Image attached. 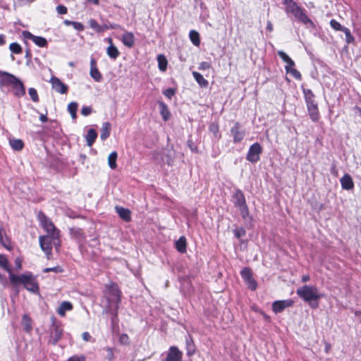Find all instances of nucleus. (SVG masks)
<instances>
[{"instance_id":"obj_1","label":"nucleus","mask_w":361,"mask_h":361,"mask_svg":"<svg viewBox=\"0 0 361 361\" xmlns=\"http://www.w3.org/2000/svg\"><path fill=\"white\" fill-rule=\"evenodd\" d=\"M105 310L116 317L121 302V291L115 283L106 285L104 290Z\"/></svg>"},{"instance_id":"obj_2","label":"nucleus","mask_w":361,"mask_h":361,"mask_svg":"<svg viewBox=\"0 0 361 361\" xmlns=\"http://www.w3.org/2000/svg\"><path fill=\"white\" fill-rule=\"evenodd\" d=\"M285 6V12L288 16L292 15L294 18L305 25H309L310 27H314V23L307 16L305 10L298 5L293 0H282Z\"/></svg>"},{"instance_id":"obj_3","label":"nucleus","mask_w":361,"mask_h":361,"mask_svg":"<svg viewBox=\"0 0 361 361\" xmlns=\"http://www.w3.org/2000/svg\"><path fill=\"white\" fill-rule=\"evenodd\" d=\"M296 293L313 308L318 307V300L322 298L318 288L314 286H302L297 289Z\"/></svg>"},{"instance_id":"obj_4","label":"nucleus","mask_w":361,"mask_h":361,"mask_svg":"<svg viewBox=\"0 0 361 361\" xmlns=\"http://www.w3.org/2000/svg\"><path fill=\"white\" fill-rule=\"evenodd\" d=\"M9 279L11 283H21L27 290L32 293H37L39 290V286L36 279L31 273L21 274L20 276L11 274Z\"/></svg>"},{"instance_id":"obj_5","label":"nucleus","mask_w":361,"mask_h":361,"mask_svg":"<svg viewBox=\"0 0 361 361\" xmlns=\"http://www.w3.org/2000/svg\"><path fill=\"white\" fill-rule=\"evenodd\" d=\"M302 90L304 94L310 117L312 121L317 122L319 119V112L318 109L317 103L314 99L315 95L314 94L311 90L304 88L302 86Z\"/></svg>"},{"instance_id":"obj_6","label":"nucleus","mask_w":361,"mask_h":361,"mask_svg":"<svg viewBox=\"0 0 361 361\" xmlns=\"http://www.w3.org/2000/svg\"><path fill=\"white\" fill-rule=\"evenodd\" d=\"M59 238L60 234H58L57 236H54V234H47L39 237L40 247L42 250L45 252L48 258H49V256L51 255L53 245L57 250L59 249L61 246Z\"/></svg>"},{"instance_id":"obj_7","label":"nucleus","mask_w":361,"mask_h":361,"mask_svg":"<svg viewBox=\"0 0 361 361\" xmlns=\"http://www.w3.org/2000/svg\"><path fill=\"white\" fill-rule=\"evenodd\" d=\"M51 321L52 324L49 329V338L48 341L52 345H56L62 337L63 329L61 324L56 322L54 317L51 318Z\"/></svg>"},{"instance_id":"obj_8","label":"nucleus","mask_w":361,"mask_h":361,"mask_svg":"<svg viewBox=\"0 0 361 361\" xmlns=\"http://www.w3.org/2000/svg\"><path fill=\"white\" fill-rule=\"evenodd\" d=\"M233 198L235 206L239 209L242 217L246 219L249 214V210L242 191L237 190L233 195Z\"/></svg>"},{"instance_id":"obj_9","label":"nucleus","mask_w":361,"mask_h":361,"mask_svg":"<svg viewBox=\"0 0 361 361\" xmlns=\"http://www.w3.org/2000/svg\"><path fill=\"white\" fill-rule=\"evenodd\" d=\"M38 218L42 228L46 231L47 234H54V236H57L58 234H60L59 230L55 227L53 222L45 214L39 213Z\"/></svg>"},{"instance_id":"obj_10","label":"nucleus","mask_w":361,"mask_h":361,"mask_svg":"<svg viewBox=\"0 0 361 361\" xmlns=\"http://www.w3.org/2000/svg\"><path fill=\"white\" fill-rule=\"evenodd\" d=\"M262 152V148L259 143L255 142L252 145L247 152L246 159L252 163H256L259 160V156Z\"/></svg>"},{"instance_id":"obj_11","label":"nucleus","mask_w":361,"mask_h":361,"mask_svg":"<svg viewBox=\"0 0 361 361\" xmlns=\"http://www.w3.org/2000/svg\"><path fill=\"white\" fill-rule=\"evenodd\" d=\"M17 79L18 78L14 75L0 71V85L1 86L11 85L12 87V85L16 82Z\"/></svg>"},{"instance_id":"obj_12","label":"nucleus","mask_w":361,"mask_h":361,"mask_svg":"<svg viewBox=\"0 0 361 361\" xmlns=\"http://www.w3.org/2000/svg\"><path fill=\"white\" fill-rule=\"evenodd\" d=\"M52 88L60 94H66L68 92V86L63 83L60 79L52 76L50 79Z\"/></svg>"},{"instance_id":"obj_13","label":"nucleus","mask_w":361,"mask_h":361,"mask_svg":"<svg viewBox=\"0 0 361 361\" xmlns=\"http://www.w3.org/2000/svg\"><path fill=\"white\" fill-rule=\"evenodd\" d=\"M293 301L292 300H276L272 304V310L275 313H279L283 311L286 307L292 306Z\"/></svg>"},{"instance_id":"obj_14","label":"nucleus","mask_w":361,"mask_h":361,"mask_svg":"<svg viewBox=\"0 0 361 361\" xmlns=\"http://www.w3.org/2000/svg\"><path fill=\"white\" fill-rule=\"evenodd\" d=\"M231 133L233 136V142L235 143L240 142L245 137V132L240 130V125L238 122L235 123L231 129Z\"/></svg>"},{"instance_id":"obj_15","label":"nucleus","mask_w":361,"mask_h":361,"mask_svg":"<svg viewBox=\"0 0 361 361\" xmlns=\"http://www.w3.org/2000/svg\"><path fill=\"white\" fill-rule=\"evenodd\" d=\"M0 245L4 246L8 250H11L13 248L1 222H0Z\"/></svg>"},{"instance_id":"obj_16","label":"nucleus","mask_w":361,"mask_h":361,"mask_svg":"<svg viewBox=\"0 0 361 361\" xmlns=\"http://www.w3.org/2000/svg\"><path fill=\"white\" fill-rule=\"evenodd\" d=\"M106 40L109 43V46L106 48V54H107V55L111 59H114V60L116 59L118 57L119 54H120V52H119L118 49L114 44L113 40H112V39L111 37H109V38L106 39Z\"/></svg>"},{"instance_id":"obj_17","label":"nucleus","mask_w":361,"mask_h":361,"mask_svg":"<svg viewBox=\"0 0 361 361\" xmlns=\"http://www.w3.org/2000/svg\"><path fill=\"white\" fill-rule=\"evenodd\" d=\"M71 238L76 240L78 243H82L85 239V234L80 228L73 227L69 229Z\"/></svg>"},{"instance_id":"obj_18","label":"nucleus","mask_w":361,"mask_h":361,"mask_svg":"<svg viewBox=\"0 0 361 361\" xmlns=\"http://www.w3.org/2000/svg\"><path fill=\"white\" fill-rule=\"evenodd\" d=\"M341 187L343 190H350L354 188V183L352 177L345 173L340 180Z\"/></svg>"},{"instance_id":"obj_19","label":"nucleus","mask_w":361,"mask_h":361,"mask_svg":"<svg viewBox=\"0 0 361 361\" xmlns=\"http://www.w3.org/2000/svg\"><path fill=\"white\" fill-rule=\"evenodd\" d=\"M115 210L123 221L128 222L131 220V212L128 209L120 206H116Z\"/></svg>"},{"instance_id":"obj_20","label":"nucleus","mask_w":361,"mask_h":361,"mask_svg":"<svg viewBox=\"0 0 361 361\" xmlns=\"http://www.w3.org/2000/svg\"><path fill=\"white\" fill-rule=\"evenodd\" d=\"M121 42L126 47L128 48L133 47L135 44V37L133 33L131 32H126L122 35Z\"/></svg>"},{"instance_id":"obj_21","label":"nucleus","mask_w":361,"mask_h":361,"mask_svg":"<svg viewBox=\"0 0 361 361\" xmlns=\"http://www.w3.org/2000/svg\"><path fill=\"white\" fill-rule=\"evenodd\" d=\"M90 76L96 81L101 82L102 80V75L96 67V62L94 59L91 60V68L90 72Z\"/></svg>"},{"instance_id":"obj_22","label":"nucleus","mask_w":361,"mask_h":361,"mask_svg":"<svg viewBox=\"0 0 361 361\" xmlns=\"http://www.w3.org/2000/svg\"><path fill=\"white\" fill-rule=\"evenodd\" d=\"M14 93L17 97H23L25 94V88L23 82L18 78L16 82L12 85Z\"/></svg>"},{"instance_id":"obj_23","label":"nucleus","mask_w":361,"mask_h":361,"mask_svg":"<svg viewBox=\"0 0 361 361\" xmlns=\"http://www.w3.org/2000/svg\"><path fill=\"white\" fill-rule=\"evenodd\" d=\"M278 55L286 63L285 66L286 71L295 66V62L283 51H279Z\"/></svg>"},{"instance_id":"obj_24","label":"nucleus","mask_w":361,"mask_h":361,"mask_svg":"<svg viewBox=\"0 0 361 361\" xmlns=\"http://www.w3.org/2000/svg\"><path fill=\"white\" fill-rule=\"evenodd\" d=\"M111 124L109 122H104L100 129V138L102 140H106L110 135Z\"/></svg>"},{"instance_id":"obj_25","label":"nucleus","mask_w":361,"mask_h":361,"mask_svg":"<svg viewBox=\"0 0 361 361\" xmlns=\"http://www.w3.org/2000/svg\"><path fill=\"white\" fill-rule=\"evenodd\" d=\"M73 309V305L68 301H64L61 303L56 312L61 317H64L66 312L71 311Z\"/></svg>"},{"instance_id":"obj_26","label":"nucleus","mask_w":361,"mask_h":361,"mask_svg":"<svg viewBox=\"0 0 361 361\" xmlns=\"http://www.w3.org/2000/svg\"><path fill=\"white\" fill-rule=\"evenodd\" d=\"M159 109H160V114L164 119V121H168L171 117V113L168 109L166 104H165L163 102H159Z\"/></svg>"},{"instance_id":"obj_27","label":"nucleus","mask_w":361,"mask_h":361,"mask_svg":"<svg viewBox=\"0 0 361 361\" xmlns=\"http://www.w3.org/2000/svg\"><path fill=\"white\" fill-rule=\"evenodd\" d=\"M97 137V131L94 129H92V128L90 129L87 131V135L85 136V139H86V141H87V145L89 147H92V145L94 142V141H95Z\"/></svg>"},{"instance_id":"obj_28","label":"nucleus","mask_w":361,"mask_h":361,"mask_svg":"<svg viewBox=\"0 0 361 361\" xmlns=\"http://www.w3.org/2000/svg\"><path fill=\"white\" fill-rule=\"evenodd\" d=\"M186 238L184 236H181L176 241V248L180 253H185L186 252Z\"/></svg>"},{"instance_id":"obj_29","label":"nucleus","mask_w":361,"mask_h":361,"mask_svg":"<svg viewBox=\"0 0 361 361\" xmlns=\"http://www.w3.org/2000/svg\"><path fill=\"white\" fill-rule=\"evenodd\" d=\"M192 75L200 87H207L208 86V81L206 79H204L202 75H201L200 73L193 71Z\"/></svg>"},{"instance_id":"obj_30","label":"nucleus","mask_w":361,"mask_h":361,"mask_svg":"<svg viewBox=\"0 0 361 361\" xmlns=\"http://www.w3.org/2000/svg\"><path fill=\"white\" fill-rule=\"evenodd\" d=\"M117 157L118 154L116 152H112L108 157V164L111 169H115L117 167Z\"/></svg>"},{"instance_id":"obj_31","label":"nucleus","mask_w":361,"mask_h":361,"mask_svg":"<svg viewBox=\"0 0 361 361\" xmlns=\"http://www.w3.org/2000/svg\"><path fill=\"white\" fill-rule=\"evenodd\" d=\"M157 61L159 70L165 71L168 64L166 57L163 54H159L157 56Z\"/></svg>"},{"instance_id":"obj_32","label":"nucleus","mask_w":361,"mask_h":361,"mask_svg":"<svg viewBox=\"0 0 361 361\" xmlns=\"http://www.w3.org/2000/svg\"><path fill=\"white\" fill-rule=\"evenodd\" d=\"M189 37L190 41L195 46L198 47L200 44V35L195 30H191L189 33Z\"/></svg>"},{"instance_id":"obj_33","label":"nucleus","mask_w":361,"mask_h":361,"mask_svg":"<svg viewBox=\"0 0 361 361\" xmlns=\"http://www.w3.org/2000/svg\"><path fill=\"white\" fill-rule=\"evenodd\" d=\"M78 107V103L75 102H71L68 106V111L70 113L73 119H75L77 117Z\"/></svg>"},{"instance_id":"obj_34","label":"nucleus","mask_w":361,"mask_h":361,"mask_svg":"<svg viewBox=\"0 0 361 361\" xmlns=\"http://www.w3.org/2000/svg\"><path fill=\"white\" fill-rule=\"evenodd\" d=\"M0 267L10 273V274H12L7 257L6 255L1 254H0Z\"/></svg>"},{"instance_id":"obj_35","label":"nucleus","mask_w":361,"mask_h":361,"mask_svg":"<svg viewBox=\"0 0 361 361\" xmlns=\"http://www.w3.org/2000/svg\"><path fill=\"white\" fill-rule=\"evenodd\" d=\"M11 147L14 150H21L23 148V142L20 139H13L10 140Z\"/></svg>"},{"instance_id":"obj_36","label":"nucleus","mask_w":361,"mask_h":361,"mask_svg":"<svg viewBox=\"0 0 361 361\" xmlns=\"http://www.w3.org/2000/svg\"><path fill=\"white\" fill-rule=\"evenodd\" d=\"M185 342L187 345V354L188 355H192L195 352V347L192 337L188 336L186 338Z\"/></svg>"},{"instance_id":"obj_37","label":"nucleus","mask_w":361,"mask_h":361,"mask_svg":"<svg viewBox=\"0 0 361 361\" xmlns=\"http://www.w3.org/2000/svg\"><path fill=\"white\" fill-rule=\"evenodd\" d=\"M22 324L24 326V329L27 332H30L32 330L31 320L27 314H23L22 317Z\"/></svg>"},{"instance_id":"obj_38","label":"nucleus","mask_w":361,"mask_h":361,"mask_svg":"<svg viewBox=\"0 0 361 361\" xmlns=\"http://www.w3.org/2000/svg\"><path fill=\"white\" fill-rule=\"evenodd\" d=\"M32 42L39 47H45L47 46V40L43 37L35 36Z\"/></svg>"},{"instance_id":"obj_39","label":"nucleus","mask_w":361,"mask_h":361,"mask_svg":"<svg viewBox=\"0 0 361 361\" xmlns=\"http://www.w3.org/2000/svg\"><path fill=\"white\" fill-rule=\"evenodd\" d=\"M89 25L91 28L97 32H101L104 31V28L100 25L94 19H90L89 20Z\"/></svg>"},{"instance_id":"obj_40","label":"nucleus","mask_w":361,"mask_h":361,"mask_svg":"<svg viewBox=\"0 0 361 361\" xmlns=\"http://www.w3.org/2000/svg\"><path fill=\"white\" fill-rule=\"evenodd\" d=\"M241 276L245 281L252 278L251 269L248 267H245L240 271Z\"/></svg>"},{"instance_id":"obj_41","label":"nucleus","mask_w":361,"mask_h":361,"mask_svg":"<svg viewBox=\"0 0 361 361\" xmlns=\"http://www.w3.org/2000/svg\"><path fill=\"white\" fill-rule=\"evenodd\" d=\"M9 49L11 51L16 54H19L22 52V48L17 42H13L10 44Z\"/></svg>"},{"instance_id":"obj_42","label":"nucleus","mask_w":361,"mask_h":361,"mask_svg":"<svg viewBox=\"0 0 361 361\" xmlns=\"http://www.w3.org/2000/svg\"><path fill=\"white\" fill-rule=\"evenodd\" d=\"M330 25L334 30L341 32H343V29H345V27L341 25L338 21H336L334 19L331 20Z\"/></svg>"},{"instance_id":"obj_43","label":"nucleus","mask_w":361,"mask_h":361,"mask_svg":"<svg viewBox=\"0 0 361 361\" xmlns=\"http://www.w3.org/2000/svg\"><path fill=\"white\" fill-rule=\"evenodd\" d=\"M28 94L34 102H37L39 101L38 94H37V90L35 88H33V87L29 88Z\"/></svg>"},{"instance_id":"obj_44","label":"nucleus","mask_w":361,"mask_h":361,"mask_svg":"<svg viewBox=\"0 0 361 361\" xmlns=\"http://www.w3.org/2000/svg\"><path fill=\"white\" fill-rule=\"evenodd\" d=\"M245 283H246L247 287L252 290H255L257 288V284L256 281L253 278L245 281Z\"/></svg>"},{"instance_id":"obj_45","label":"nucleus","mask_w":361,"mask_h":361,"mask_svg":"<svg viewBox=\"0 0 361 361\" xmlns=\"http://www.w3.org/2000/svg\"><path fill=\"white\" fill-rule=\"evenodd\" d=\"M286 73H290L293 78H295L297 80H300L302 78L300 73L298 71H297L294 67L288 70Z\"/></svg>"},{"instance_id":"obj_46","label":"nucleus","mask_w":361,"mask_h":361,"mask_svg":"<svg viewBox=\"0 0 361 361\" xmlns=\"http://www.w3.org/2000/svg\"><path fill=\"white\" fill-rule=\"evenodd\" d=\"M209 130L214 134V135L219 139L220 135H219V126L216 124L212 123L209 126Z\"/></svg>"},{"instance_id":"obj_47","label":"nucleus","mask_w":361,"mask_h":361,"mask_svg":"<svg viewBox=\"0 0 361 361\" xmlns=\"http://www.w3.org/2000/svg\"><path fill=\"white\" fill-rule=\"evenodd\" d=\"M234 235L237 238H240L245 235V230L243 228H238L233 231Z\"/></svg>"},{"instance_id":"obj_48","label":"nucleus","mask_w":361,"mask_h":361,"mask_svg":"<svg viewBox=\"0 0 361 361\" xmlns=\"http://www.w3.org/2000/svg\"><path fill=\"white\" fill-rule=\"evenodd\" d=\"M343 32H344L345 35V38L348 43H350L351 42H353V37L351 35L350 31L348 27H345V29H343Z\"/></svg>"},{"instance_id":"obj_49","label":"nucleus","mask_w":361,"mask_h":361,"mask_svg":"<svg viewBox=\"0 0 361 361\" xmlns=\"http://www.w3.org/2000/svg\"><path fill=\"white\" fill-rule=\"evenodd\" d=\"M119 342L123 345L129 343V337L127 334H123L119 336Z\"/></svg>"},{"instance_id":"obj_50","label":"nucleus","mask_w":361,"mask_h":361,"mask_svg":"<svg viewBox=\"0 0 361 361\" xmlns=\"http://www.w3.org/2000/svg\"><path fill=\"white\" fill-rule=\"evenodd\" d=\"M62 271H63L62 269L59 266L54 267H51V268H45L43 270V271L44 273H48L49 271L59 273V272H61Z\"/></svg>"},{"instance_id":"obj_51","label":"nucleus","mask_w":361,"mask_h":361,"mask_svg":"<svg viewBox=\"0 0 361 361\" xmlns=\"http://www.w3.org/2000/svg\"><path fill=\"white\" fill-rule=\"evenodd\" d=\"M72 26L74 27V29H75L78 31H82L85 29L84 25L79 22L74 21L73 23H72Z\"/></svg>"},{"instance_id":"obj_52","label":"nucleus","mask_w":361,"mask_h":361,"mask_svg":"<svg viewBox=\"0 0 361 361\" xmlns=\"http://www.w3.org/2000/svg\"><path fill=\"white\" fill-rule=\"evenodd\" d=\"M187 145L192 152H197V147L195 145L194 142L192 140L189 139L187 141Z\"/></svg>"},{"instance_id":"obj_53","label":"nucleus","mask_w":361,"mask_h":361,"mask_svg":"<svg viewBox=\"0 0 361 361\" xmlns=\"http://www.w3.org/2000/svg\"><path fill=\"white\" fill-rule=\"evenodd\" d=\"M92 113V108L90 106H83L81 109V114L84 116H89Z\"/></svg>"},{"instance_id":"obj_54","label":"nucleus","mask_w":361,"mask_h":361,"mask_svg":"<svg viewBox=\"0 0 361 361\" xmlns=\"http://www.w3.org/2000/svg\"><path fill=\"white\" fill-rule=\"evenodd\" d=\"M163 94L168 98L171 99L175 94V90L172 88L166 90Z\"/></svg>"},{"instance_id":"obj_55","label":"nucleus","mask_w":361,"mask_h":361,"mask_svg":"<svg viewBox=\"0 0 361 361\" xmlns=\"http://www.w3.org/2000/svg\"><path fill=\"white\" fill-rule=\"evenodd\" d=\"M210 67H211V65L208 62L203 61L200 63L198 68L201 71H205V70L209 69Z\"/></svg>"},{"instance_id":"obj_56","label":"nucleus","mask_w":361,"mask_h":361,"mask_svg":"<svg viewBox=\"0 0 361 361\" xmlns=\"http://www.w3.org/2000/svg\"><path fill=\"white\" fill-rule=\"evenodd\" d=\"M56 11L59 14H66L68 11L67 8L63 5L58 6Z\"/></svg>"},{"instance_id":"obj_57","label":"nucleus","mask_w":361,"mask_h":361,"mask_svg":"<svg viewBox=\"0 0 361 361\" xmlns=\"http://www.w3.org/2000/svg\"><path fill=\"white\" fill-rule=\"evenodd\" d=\"M23 35L25 38L26 39H30L32 41V39H34L35 37V35H33L31 32H30L29 31H23Z\"/></svg>"},{"instance_id":"obj_58","label":"nucleus","mask_w":361,"mask_h":361,"mask_svg":"<svg viewBox=\"0 0 361 361\" xmlns=\"http://www.w3.org/2000/svg\"><path fill=\"white\" fill-rule=\"evenodd\" d=\"M15 265H16V269H20L22 268V259L19 257H17L15 259Z\"/></svg>"},{"instance_id":"obj_59","label":"nucleus","mask_w":361,"mask_h":361,"mask_svg":"<svg viewBox=\"0 0 361 361\" xmlns=\"http://www.w3.org/2000/svg\"><path fill=\"white\" fill-rule=\"evenodd\" d=\"M67 361H85L84 357L73 356L68 359Z\"/></svg>"},{"instance_id":"obj_60","label":"nucleus","mask_w":361,"mask_h":361,"mask_svg":"<svg viewBox=\"0 0 361 361\" xmlns=\"http://www.w3.org/2000/svg\"><path fill=\"white\" fill-rule=\"evenodd\" d=\"M82 337L85 341H89L91 338L90 334L87 331L82 333Z\"/></svg>"},{"instance_id":"obj_61","label":"nucleus","mask_w":361,"mask_h":361,"mask_svg":"<svg viewBox=\"0 0 361 361\" xmlns=\"http://www.w3.org/2000/svg\"><path fill=\"white\" fill-rule=\"evenodd\" d=\"M15 2H17L18 4H19L20 5H22V4H30L33 1H35V0H14Z\"/></svg>"},{"instance_id":"obj_62","label":"nucleus","mask_w":361,"mask_h":361,"mask_svg":"<svg viewBox=\"0 0 361 361\" xmlns=\"http://www.w3.org/2000/svg\"><path fill=\"white\" fill-rule=\"evenodd\" d=\"M259 312L262 315L264 319L268 322L271 321V318L269 315H267L265 312L263 311H259Z\"/></svg>"},{"instance_id":"obj_63","label":"nucleus","mask_w":361,"mask_h":361,"mask_svg":"<svg viewBox=\"0 0 361 361\" xmlns=\"http://www.w3.org/2000/svg\"><path fill=\"white\" fill-rule=\"evenodd\" d=\"M267 30L269 31V32H272L273 31V25H272V23L271 21H268L267 23Z\"/></svg>"},{"instance_id":"obj_64","label":"nucleus","mask_w":361,"mask_h":361,"mask_svg":"<svg viewBox=\"0 0 361 361\" xmlns=\"http://www.w3.org/2000/svg\"><path fill=\"white\" fill-rule=\"evenodd\" d=\"M6 43L5 35L1 34L0 35V46L4 45Z\"/></svg>"}]
</instances>
